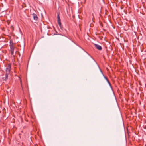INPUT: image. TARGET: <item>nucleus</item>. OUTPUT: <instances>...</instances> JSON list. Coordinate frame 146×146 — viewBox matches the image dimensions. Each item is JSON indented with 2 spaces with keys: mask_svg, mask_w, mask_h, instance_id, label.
Masks as SVG:
<instances>
[{
  "mask_svg": "<svg viewBox=\"0 0 146 146\" xmlns=\"http://www.w3.org/2000/svg\"><path fill=\"white\" fill-rule=\"evenodd\" d=\"M57 21L58 23L59 24V27L61 29V30L62 31L64 30L66 32V30L65 29H64L62 27L61 25V22L60 21V16L59 15V14H58L57 15Z\"/></svg>",
  "mask_w": 146,
  "mask_h": 146,
  "instance_id": "obj_1",
  "label": "nucleus"
},
{
  "mask_svg": "<svg viewBox=\"0 0 146 146\" xmlns=\"http://www.w3.org/2000/svg\"><path fill=\"white\" fill-rule=\"evenodd\" d=\"M11 68V65L10 64H9L6 68L5 71L6 73H9Z\"/></svg>",
  "mask_w": 146,
  "mask_h": 146,
  "instance_id": "obj_2",
  "label": "nucleus"
},
{
  "mask_svg": "<svg viewBox=\"0 0 146 146\" xmlns=\"http://www.w3.org/2000/svg\"><path fill=\"white\" fill-rule=\"evenodd\" d=\"M94 45L95 47L98 50H102V47L101 46L96 44H95Z\"/></svg>",
  "mask_w": 146,
  "mask_h": 146,
  "instance_id": "obj_3",
  "label": "nucleus"
},
{
  "mask_svg": "<svg viewBox=\"0 0 146 146\" xmlns=\"http://www.w3.org/2000/svg\"><path fill=\"white\" fill-rule=\"evenodd\" d=\"M33 19L35 20H37L38 19V17L36 14L33 13Z\"/></svg>",
  "mask_w": 146,
  "mask_h": 146,
  "instance_id": "obj_4",
  "label": "nucleus"
},
{
  "mask_svg": "<svg viewBox=\"0 0 146 146\" xmlns=\"http://www.w3.org/2000/svg\"><path fill=\"white\" fill-rule=\"evenodd\" d=\"M13 43H12V44L10 45V48L11 51H14V48L13 45Z\"/></svg>",
  "mask_w": 146,
  "mask_h": 146,
  "instance_id": "obj_5",
  "label": "nucleus"
},
{
  "mask_svg": "<svg viewBox=\"0 0 146 146\" xmlns=\"http://www.w3.org/2000/svg\"><path fill=\"white\" fill-rule=\"evenodd\" d=\"M9 74V73H6L5 74V77L4 80H6L8 79V75Z\"/></svg>",
  "mask_w": 146,
  "mask_h": 146,
  "instance_id": "obj_6",
  "label": "nucleus"
},
{
  "mask_svg": "<svg viewBox=\"0 0 146 146\" xmlns=\"http://www.w3.org/2000/svg\"><path fill=\"white\" fill-rule=\"evenodd\" d=\"M103 76H104V78L105 79V80H106L107 82L108 83V84H110V82L108 79V78H107L105 76H104V74H103Z\"/></svg>",
  "mask_w": 146,
  "mask_h": 146,
  "instance_id": "obj_7",
  "label": "nucleus"
},
{
  "mask_svg": "<svg viewBox=\"0 0 146 146\" xmlns=\"http://www.w3.org/2000/svg\"><path fill=\"white\" fill-rule=\"evenodd\" d=\"M98 68H99V69H100V72H101V73L102 74V75L103 76V74H103V72H102V70H101V69H100V67H99V66L98 65Z\"/></svg>",
  "mask_w": 146,
  "mask_h": 146,
  "instance_id": "obj_8",
  "label": "nucleus"
},
{
  "mask_svg": "<svg viewBox=\"0 0 146 146\" xmlns=\"http://www.w3.org/2000/svg\"><path fill=\"white\" fill-rule=\"evenodd\" d=\"M88 55L89 56H90V57L91 58L93 59V60L96 62V61L93 59V58L89 54H88Z\"/></svg>",
  "mask_w": 146,
  "mask_h": 146,
  "instance_id": "obj_9",
  "label": "nucleus"
},
{
  "mask_svg": "<svg viewBox=\"0 0 146 146\" xmlns=\"http://www.w3.org/2000/svg\"><path fill=\"white\" fill-rule=\"evenodd\" d=\"M11 54L12 55L14 53V51H11Z\"/></svg>",
  "mask_w": 146,
  "mask_h": 146,
  "instance_id": "obj_10",
  "label": "nucleus"
},
{
  "mask_svg": "<svg viewBox=\"0 0 146 146\" xmlns=\"http://www.w3.org/2000/svg\"><path fill=\"white\" fill-rule=\"evenodd\" d=\"M109 84V85H110V87L111 88L112 87H111V85L110 83V84Z\"/></svg>",
  "mask_w": 146,
  "mask_h": 146,
  "instance_id": "obj_11",
  "label": "nucleus"
},
{
  "mask_svg": "<svg viewBox=\"0 0 146 146\" xmlns=\"http://www.w3.org/2000/svg\"><path fill=\"white\" fill-rule=\"evenodd\" d=\"M84 51H85V52H86V53L87 54H88L84 50Z\"/></svg>",
  "mask_w": 146,
  "mask_h": 146,
  "instance_id": "obj_12",
  "label": "nucleus"
},
{
  "mask_svg": "<svg viewBox=\"0 0 146 146\" xmlns=\"http://www.w3.org/2000/svg\"><path fill=\"white\" fill-rule=\"evenodd\" d=\"M84 51H85V52H86V53L87 54H88L84 50Z\"/></svg>",
  "mask_w": 146,
  "mask_h": 146,
  "instance_id": "obj_13",
  "label": "nucleus"
}]
</instances>
